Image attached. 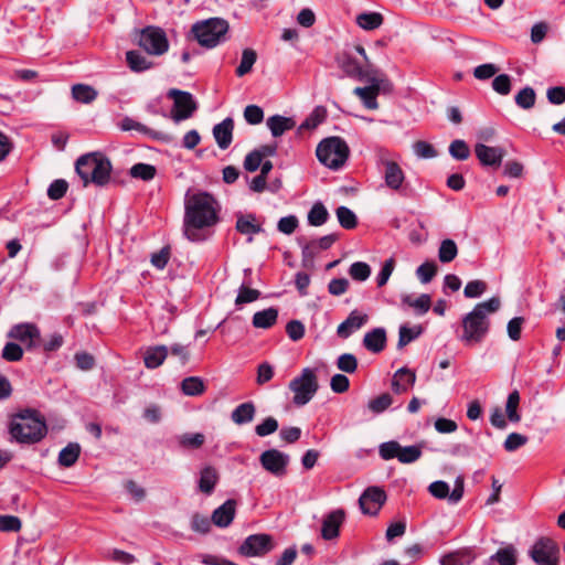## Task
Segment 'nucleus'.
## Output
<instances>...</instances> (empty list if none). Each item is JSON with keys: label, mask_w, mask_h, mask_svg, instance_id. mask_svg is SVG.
Segmentation results:
<instances>
[{"label": "nucleus", "mask_w": 565, "mask_h": 565, "mask_svg": "<svg viewBox=\"0 0 565 565\" xmlns=\"http://www.w3.org/2000/svg\"><path fill=\"white\" fill-rule=\"evenodd\" d=\"M217 201L207 192L186 194L184 202L183 234L191 242L206 238L205 228L218 221Z\"/></svg>", "instance_id": "nucleus-1"}, {"label": "nucleus", "mask_w": 565, "mask_h": 565, "mask_svg": "<svg viewBox=\"0 0 565 565\" xmlns=\"http://www.w3.org/2000/svg\"><path fill=\"white\" fill-rule=\"evenodd\" d=\"M500 306L499 297H492L487 301L477 303L472 311L462 318V333L459 340L466 345L480 343L490 328L489 316L497 312Z\"/></svg>", "instance_id": "nucleus-2"}, {"label": "nucleus", "mask_w": 565, "mask_h": 565, "mask_svg": "<svg viewBox=\"0 0 565 565\" xmlns=\"http://www.w3.org/2000/svg\"><path fill=\"white\" fill-rule=\"evenodd\" d=\"M75 169L84 186L89 183L105 186L110 181L113 166L104 153L96 151L81 156L76 160Z\"/></svg>", "instance_id": "nucleus-3"}, {"label": "nucleus", "mask_w": 565, "mask_h": 565, "mask_svg": "<svg viewBox=\"0 0 565 565\" xmlns=\"http://www.w3.org/2000/svg\"><path fill=\"white\" fill-rule=\"evenodd\" d=\"M47 433L45 420L34 411H24L12 417L10 434L21 444L39 443Z\"/></svg>", "instance_id": "nucleus-4"}, {"label": "nucleus", "mask_w": 565, "mask_h": 565, "mask_svg": "<svg viewBox=\"0 0 565 565\" xmlns=\"http://www.w3.org/2000/svg\"><path fill=\"white\" fill-rule=\"evenodd\" d=\"M227 31L228 23L221 18H211L196 22L191 29L199 44L206 49L215 47L223 42Z\"/></svg>", "instance_id": "nucleus-5"}, {"label": "nucleus", "mask_w": 565, "mask_h": 565, "mask_svg": "<svg viewBox=\"0 0 565 565\" xmlns=\"http://www.w3.org/2000/svg\"><path fill=\"white\" fill-rule=\"evenodd\" d=\"M316 153L323 166L337 170L345 163L349 147L340 137H329L318 145Z\"/></svg>", "instance_id": "nucleus-6"}, {"label": "nucleus", "mask_w": 565, "mask_h": 565, "mask_svg": "<svg viewBox=\"0 0 565 565\" xmlns=\"http://www.w3.org/2000/svg\"><path fill=\"white\" fill-rule=\"evenodd\" d=\"M319 388L317 375L313 370L306 367L301 374L289 383V390L292 393V403L296 406L308 404Z\"/></svg>", "instance_id": "nucleus-7"}, {"label": "nucleus", "mask_w": 565, "mask_h": 565, "mask_svg": "<svg viewBox=\"0 0 565 565\" xmlns=\"http://www.w3.org/2000/svg\"><path fill=\"white\" fill-rule=\"evenodd\" d=\"M527 553L536 565H559V546L548 536L536 539Z\"/></svg>", "instance_id": "nucleus-8"}, {"label": "nucleus", "mask_w": 565, "mask_h": 565, "mask_svg": "<svg viewBox=\"0 0 565 565\" xmlns=\"http://www.w3.org/2000/svg\"><path fill=\"white\" fill-rule=\"evenodd\" d=\"M422 449V445L403 447L399 443L391 440L380 445L379 454L384 460L396 458L402 463H413L420 458Z\"/></svg>", "instance_id": "nucleus-9"}, {"label": "nucleus", "mask_w": 565, "mask_h": 565, "mask_svg": "<svg viewBox=\"0 0 565 565\" xmlns=\"http://www.w3.org/2000/svg\"><path fill=\"white\" fill-rule=\"evenodd\" d=\"M138 44L151 55H162L169 50L166 32L158 26H147L140 31Z\"/></svg>", "instance_id": "nucleus-10"}, {"label": "nucleus", "mask_w": 565, "mask_h": 565, "mask_svg": "<svg viewBox=\"0 0 565 565\" xmlns=\"http://www.w3.org/2000/svg\"><path fill=\"white\" fill-rule=\"evenodd\" d=\"M168 96L173 99L171 118L175 122L190 118L196 110V103L190 93L179 89H170Z\"/></svg>", "instance_id": "nucleus-11"}, {"label": "nucleus", "mask_w": 565, "mask_h": 565, "mask_svg": "<svg viewBox=\"0 0 565 565\" xmlns=\"http://www.w3.org/2000/svg\"><path fill=\"white\" fill-rule=\"evenodd\" d=\"M274 548L273 539L268 534H253L245 539L238 548L246 557L264 556Z\"/></svg>", "instance_id": "nucleus-12"}, {"label": "nucleus", "mask_w": 565, "mask_h": 565, "mask_svg": "<svg viewBox=\"0 0 565 565\" xmlns=\"http://www.w3.org/2000/svg\"><path fill=\"white\" fill-rule=\"evenodd\" d=\"M380 164L382 167L385 185L395 192H399L403 189L406 177L398 162L386 157H381Z\"/></svg>", "instance_id": "nucleus-13"}, {"label": "nucleus", "mask_w": 565, "mask_h": 565, "mask_svg": "<svg viewBox=\"0 0 565 565\" xmlns=\"http://www.w3.org/2000/svg\"><path fill=\"white\" fill-rule=\"evenodd\" d=\"M259 461L266 471L276 477H282L287 472L289 456L277 449H268L260 455Z\"/></svg>", "instance_id": "nucleus-14"}, {"label": "nucleus", "mask_w": 565, "mask_h": 565, "mask_svg": "<svg viewBox=\"0 0 565 565\" xmlns=\"http://www.w3.org/2000/svg\"><path fill=\"white\" fill-rule=\"evenodd\" d=\"M386 501L385 491L376 486L369 487L360 497L359 504L364 514L376 515Z\"/></svg>", "instance_id": "nucleus-15"}, {"label": "nucleus", "mask_w": 565, "mask_h": 565, "mask_svg": "<svg viewBox=\"0 0 565 565\" xmlns=\"http://www.w3.org/2000/svg\"><path fill=\"white\" fill-rule=\"evenodd\" d=\"M429 493L437 499L448 498L451 503H458L465 491L463 478L458 477L455 482V488L449 492V486L445 481H434L428 487Z\"/></svg>", "instance_id": "nucleus-16"}, {"label": "nucleus", "mask_w": 565, "mask_h": 565, "mask_svg": "<svg viewBox=\"0 0 565 565\" xmlns=\"http://www.w3.org/2000/svg\"><path fill=\"white\" fill-rule=\"evenodd\" d=\"M8 337L24 343L28 348H34L40 342V330L34 323H19L10 329Z\"/></svg>", "instance_id": "nucleus-17"}, {"label": "nucleus", "mask_w": 565, "mask_h": 565, "mask_svg": "<svg viewBox=\"0 0 565 565\" xmlns=\"http://www.w3.org/2000/svg\"><path fill=\"white\" fill-rule=\"evenodd\" d=\"M367 321V313L353 310L350 312L348 318L338 326L337 334L341 339H348L352 333L360 330Z\"/></svg>", "instance_id": "nucleus-18"}, {"label": "nucleus", "mask_w": 565, "mask_h": 565, "mask_svg": "<svg viewBox=\"0 0 565 565\" xmlns=\"http://www.w3.org/2000/svg\"><path fill=\"white\" fill-rule=\"evenodd\" d=\"M119 127L124 131L137 130L138 132H140L145 136H148L149 138H151L153 140L163 141V142H170L172 140L170 135H168L163 131L151 129V128L147 127L146 125H143L139 121H136L129 117L124 118L120 121Z\"/></svg>", "instance_id": "nucleus-19"}, {"label": "nucleus", "mask_w": 565, "mask_h": 565, "mask_svg": "<svg viewBox=\"0 0 565 565\" xmlns=\"http://www.w3.org/2000/svg\"><path fill=\"white\" fill-rule=\"evenodd\" d=\"M475 153L480 163L488 167H499L505 154L502 148L489 147L483 143H477L475 146Z\"/></svg>", "instance_id": "nucleus-20"}, {"label": "nucleus", "mask_w": 565, "mask_h": 565, "mask_svg": "<svg viewBox=\"0 0 565 565\" xmlns=\"http://www.w3.org/2000/svg\"><path fill=\"white\" fill-rule=\"evenodd\" d=\"M235 228L242 235L248 236V242L253 241V235L263 232L262 223L258 222L256 215L252 213L237 214Z\"/></svg>", "instance_id": "nucleus-21"}, {"label": "nucleus", "mask_w": 565, "mask_h": 565, "mask_svg": "<svg viewBox=\"0 0 565 565\" xmlns=\"http://www.w3.org/2000/svg\"><path fill=\"white\" fill-rule=\"evenodd\" d=\"M344 521V512L335 510L326 515L322 521L321 536L324 540H333L339 536V530Z\"/></svg>", "instance_id": "nucleus-22"}, {"label": "nucleus", "mask_w": 565, "mask_h": 565, "mask_svg": "<svg viewBox=\"0 0 565 565\" xmlns=\"http://www.w3.org/2000/svg\"><path fill=\"white\" fill-rule=\"evenodd\" d=\"M236 513V501L228 499L221 507L214 510L211 521L218 527H227L234 520Z\"/></svg>", "instance_id": "nucleus-23"}, {"label": "nucleus", "mask_w": 565, "mask_h": 565, "mask_svg": "<svg viewBox=\"0 0 565 565\" xmlns=\"http://www.w3.org/2000/svg\"><path fill=\"white\" fill-rule=\"evenodd\" d=\"M416 381V374L406 367L398 369L392 379V390L396 394H403L414 385Z\"/></svg>", "instance_id": "nucleus-24"}, {"label": "nucleus", "mask_w": 565, "mask_h": 565, "mask_svg": "<svg viewBox=\"0 0 565 565\" xmlns=\"http://www.w3.org/2000/svg\"><path fill=\"white\" fill-rule=\"evenodd\" d=\"M234 121L227 117L213 128V136L221 149H227L233 139Z\"/></svg>", "instance_id": "nucleus-25"}, {"label": "nucleus", "mask_w": 565, "mask_h": 565, "mask_svg": "<svg viewBox=\"0 0 565 565\" xmlns=\"http://www.w3.org/2000/svg\"><path fill=\"white\" fill-rule=\"evenodd\" d=\"M363 345L366 350L379 353L384 350L386 345V332L383 328H375L366 332L363 338Z\"/></svg>", "instance_id": "nucleus-26"}, {"label": "nucleus", "mask_w": 565, "mask_h": 565, "mask_svg": "<svg viewBox=\"0 0 565 565\" xmlns=\"http://www.w3.org/2000/svg\"><path fill=\"white\" fill-rule=\"evenodd\" d=\"M256 407L253 402H245L236 406L232 414L231 419L236 425H245L254 420Z\"/></svg>", "instance_id": "nucleus-27"}, {"label": "nucleus", "mask_w": 565, "mask_h": 565, "mask_svg": "<svg viewBox=\"0 0 565 565\" xmlns=\"http://www.w3.org/2000/svg\"><path fill=\"white\" fill-rule=\"evenodd\" d=\"M295 125L296 122L292 118L280 115H275L267 119V126L274 137H279L286 131L291 130Z\"/></svg>", "instance_id": "nucleus-28"}, {"label": "nucleus", "mask_w": 565, "mask_h": 565, "mask_svg": "<svg viewBox=\"0 0 565 565\" xmlns=\"http://www.w3.org/2000/svg\"><path fill=\"white\" fill-rule=\"evenodd\" d=\"M218 481V473L215 468L207 466L200 472L199 489L205 494H211Z\"/></svg>", "instance_id": "nucleus-29"}, {"label": "nucleus", "mask_w": 565, "mask_h": 565, "mask_svg": "<svg viewBox=\"0 0 565 565\" xmlns=\"http://www.w3.org/2000/svg\"><path fill=\"white\" fill-rule=\"evenodd\" d=\"M380 93V86L377 84H373L367 87H356L354 89V94L360 97L363 102L364 106L369 109H377L379 104L376 97Z\"/></svg>", "instance_id": "nucleus-30"}, {"label": "nucleus", "mask_w": 565, "mask_h": 565, "mask_svg": "<svg viewBox=\"0 0 565 565\" xmlns=\"http://www.w3.org/2000/svg\"><path fill=\"white\" fill-rule=\"evenodd\" d=\"M402 302L413 308L418 316L425 315L431 307V298L427 294H423L417 298H413L409 295L403 296Z\"/></svg>", "instance_id": "nucleus-31"}, {"label": "nucleus", "mask_w": 565, "mask_h": 565, "mask_svg": "<svg viewBox=\"0 0 565 565\" xmlns=\"http://www.w3.org/2000/svg\"><path fill=\"white\" fill-rule=\"evenodd\" d=\"M168 355V348L166 345H158L149 348L145 352L143 361L148 369H156L160 366Z\"/></svg>", "instance_id": "nucleus-32"}, {"label": "nucleus", "mask_w": 565, "mask_h": 565, "mask_svg": "<svg viewBox=\"0 0 565 565\" xmlns=\"http://www.w3.org/2000/svg\"><path fill=\"white\" fill-rule=\"evenodd\" d=\"M277 318L278 311L275 308L257 311L253 316V326L258 329H268L276 323Z\"/></svg>", "instance_id": "nucleus-33"}, {"label": "nucleus", "mask_w": 565, "mask_h": 565, "mask_svg": "<svg viewBox=\"0 0 565 565\" xmlns=\"http://www.w3.org/2000/svg\"><path fill=\"white\" fill-rule=\"evenodd\" d=\"M383 15L379 12H364L356 17V24L363 30L371 31L383 24Z\"/></svg>", "instance_id": "nucleus-34"}, {"label": "nucleus", "mask_w": 565, "mask_h": 565, "mask_svg": "<svg viewBox=\"0 0 565 565\" xmlns=\"http://www.w3.org/2000/svg\"><path fill=\"white\" fill-rule=\"evenodd\" d=\"M81 447L78 444L71 443L64 447L58 454V463L62 467H72L78 459Z\"/></svg>", "instance_id": "nucleus-35"}, {"label": "nucleus", "mask_w": 565, "mask_h": 565, "mask_svg": "<svg viewBox=\"0 0 565 565\" xmlns=\"http://www.w3.org/2000/svg\"><path fill=\"white\" fill-rule=\"evenodd\" d=\"M126 61L134 72H143L152 67V63L138 51H128L126 53Z\"/></svg>", "instance_id": "nucleus-36"}, {"label": "nucleus", "mask_w": 565, "mask_h": 565, "mask_svg": "<svg viewBox=\"0 0 565 565\" xmlns=\"http://www.w3.org/2000/svg\"><path fill=\"white\" fill-rule=\"evenodd\" d=\"M72 96L79 103L89 104L96 99L97 90L89 85L76 84L72 87Z\"/></svg>", "instance_id": "nucleus-37"}, {"label": "nucleus", "mask_w": 565, "mask_h": 565, "mask_svg": "<svg viewBox=\"0 0 565 565\" xmlns=\"http://www.w3.org/2000/svg\"><path fill=\"white\" fill-rule=\"evenodd\" d=\"M256 60L257 54L253 49L243 50L241 63L236 68V75L238 77H243L244 75L248 74L252 71Z\"/></svg>", "instance_id": "nucleus-38"}, {"label": "nucleus", "mask_w": 565, "mask_h": 565, "mask_svg": "<svg viewBox=\"0 0 565 565\" xmlns=\"http://www.w3.org/2000/svg\"><path fill=\"white\" fill-rule=\"evenodd\" d=\"M494 561L498 562L500 565H515L516 550L512 545L500 548L494 555H492L489 558V563Z\"/></svg>", "instance_id": "nucleus-39"}, {"label": "nucleus", "mask_w": 565, "mask_h": 565, "mask_svg": "<svg viewBox=\"0 0 565 565\" xmlns=\"http://www.w3.org/2000/svg\"><path fill=\"white\" fill-rule=\"evenodd\" d=\"M328 217L329 213L326 206L320 202L315 203L308 213V222L312 226L323 225Z\"/></svg>", "instance_id": "nucleus-40"}, {"label": "nucleus", "mask_w": 565, "mask_h": 565, "mask_svg": "<svg viewBox=\"0 0 565 565\" xmlns=\"http://www.w3.org/2000/svg\"><path fill=\"white\" fill-rule=\"evenodd\" d=\"M181 390L188 396H196L204 392L205 386L200 377L190 376L182 381Z\"/></svg>", "instance_id": "nucleus-41"}, {"label": "nucleus", "mask_w": 565, "mask_h": 565, "mask_svg": "<svg viewBox=\"0 0 565 565\" xmlns=\"http://www.w3.org/2000/svg\"><path fill=\"white\" fill-rule=\"evenodd\" d=\"M458 254V247L455 241L447 238L440 243L438 258L441 263L452 262Z\"/></svg>", "instance_id": "nucleus-42"}, {"label": "nucleus", "mask_w": 565, "mask_h": 565, "mask_svg": "<svg viewBox=\"0 0 565 565\" xmlns=\"http://www.w3.org/2000/svg\"><path fill=\"white\" fill-rule=\"evenodd\" d=\"M536 100L535 90L532 87H524L515 95V104L522 109H531Z\"/></svg>", "instance_id": "nucleus-43"}, {"label": "nucleus", "mask_w": 565, "mask_h": 565, "mask_svg": "<svg viewBox=\"0 0 565 565\" xmlns=\"http://www.w3.org/2000/svg\"><path fill=\"white\" fill-rule=\"evenodd\" d=\"M520 404V394L518 391H513L509 394L507 405H505V413L507 417L512 423H519L521 420V416L518 412Z\"/></svg>", "instance_id": "nucleus-44"}, {"label": "nucleus", "mask_w": 565, "mask_h": 565, "mask_svg": "<svg viewBox=\"0 0 565 565\" xmlns=\"http://www.w3.org/2000/svg\"><path fill=\"white\" fill-rule=\"evenodd\" d=\"M340 225L345 230H352L356 226V215L347 206H339L335 211Z\"/></svg>", "instance_id": "nucleus-45"}, {"label": "nucleus", "mask_w": 565, "mask_h": 565, "mask_svg": "<svg viewBox=\"0 0 565 565\" xmlns=\"http://www.w3.org/2000/svg\"><path fill=\"white\" fill-rule=\"evenodd\" d=\"M178 440L179 445L185 449H198L204 444L205 436L201 433H188L179 436Z\"/></svg>", "instance_id": "nucleus-46"}, {"label": "nucleus", "mask_w": 565, "mask_h": 565, "mask_svg": "<svg viewBox=\"0 0 565 565\" xmlns=\"http://www.w3.org/2000/svg\"><path fill=\"white\" fill-rule=\"evenodd\" d=\"M130 175L136 179L149 181L154 178L156 168L154 166L148 163H137L131 167Z\"/></svg>", "instance_id": "nucleus-47"}, {"label": "nucleus", "mask_w": 565, "mask_h": 565, "mask_svg": "<svg viewBox=\"0 0 565 565\" xmlns=\"http://www.w3.org/2000/svg\"><path fill=\"white\" fill-rule=\"evenodd\" d=\"M471 562L469 552L450 553L440 558V565H469Z\"/></svg>", "instance_id": "nucleus-48"}, {"label": "nucleus", "mask_w": 565, "mask_h": 565, "mask_svg": "<svg viewBox=\"0 0 565 565\" xmlns=\"http://www.w3.org/2000/svg\"><path fill=\"white\" fill-rule=\"evenodd\" d=\"M349 275L353 280L365 281L371 275V267L364 262H355L350 266Z\"/></svg>", "instance_id": "nucleus-49"}, {"label": "nucleus", "mask_w": 565, "mask_h": 565, "mask_svg": "<svg viewBox=\"0 0 565 565\" xmlns=\"http://www.w3.org/2000/svg\"><path fill=\"white\" fill-rule=\"evenodd\" d=\"M393 403L392 396L388 393H383L380 396L371 399L367 404L370 411L373 413H382L387 409Z\"/></svg>", "instance_id": "nucleus-50"}, {"label": "nucleus", "mask_w": 565, "mask_h": 565, "mask_svg": "<svg viewBox=\"0 0 565 565\" xmlns=\"http://www.w3.org/2000/svg\"><path fill=\"white\" fill-rule=\"evenodd\" d=\"M449 153L457 160H466L470 156V150L463 140H454L449 146Z\"/></svg>", "instance_id": "nucleus-51"}, {"label": "nucleus", "mask_w": 565, "mask_h": 565, "mask_svg": "<svg viewBox=\"0 0 565 565\" xmlns=\"http://www.w3.org/2000/svg\"><path fill=\"white\" fill-rule=\"evenodd\" d=\"M279 425L276 418L269 416L265 418L260 424L255 426V433L259 437H266L274 434L278 429Z\"/></svg>", "instance_id": "nucleus-52"}, {"label": "nucleus", "mask_w": 565, "mask_h": 565, "mask_svg": "<svg viewBox=\"0 0 565 565\" xmlns=\"http://www.w3.org/2000/svg\"><path fill=\"white\" fill-rule=\"evenodd\" d=\"M420 332L422 329L419 327L408 328L406 326H402L398 334V347L403 348L407 345L411 341L415 340Z\"/></svg>", "instance_id": "nucleus-53"}, {"label": "nucleus", "mask_w": 565, "mask_h": 565, "mask_svg": "<svg viewBox=\"0 0 565 565\" xmlns=\"http://www.w3.org/2000/svg\"><path fill=\"white\" fill-rule=\"evenodd\" d=\"M337 366L343 372L354 373L358 369V360L353 354L344 353L338 358Z\"/></svg>", "instance_id": "nucleus-54"}, {"label": "nucleus", "mask_w": 565, "mask_h": 565, "mask_svg": "<svg viewBox=\"0 0 565 565\" xmlns=\"http://www.w3.org/2000/svg\"><path fill=\"white\" fill-rule=\"evenodd\" d=\"M1 355L6 361L17 362L22 359L23 350L19 344H17L14 342H8L4 345Z\"/></svg>", "instance_id": "nucleus-55"}, {"label": "nucleus", "mask_w": 565, "mask_h": 565, "mask_svg": "<svg viewBox=\"0 0 565 565\" xmlns=\"http://www.w3.org/2000/svg\"><path fill=\"white\" fill-rule=\"evenodd\" d=\"M414 153L420 159H431L437 156L435 148L426 141H416L413 145Z\"/></svg>", "instance_id": "nucleus-56"}, {"label": "nucleus", "mask_w": 565, "mask_h": 565, "mask_svg": "<svg viewBox=\"0 0 565 565\" xmlns=\"http://www.w3.org/2000/svg\"><path fill=\"white\" fill-rule=\"evenodd\" d=\"M437 273V266L435 263L426 262L422 264L417 270V277L423 284H428Z\"/></svg>", "instance_id": "nucleus-57"}, {"label": "nucleus", "mask_w": 565, "mask_h": 565, "mask_svg": "<svg viewBox=\"0 0 565 565\" xmlns=\"http://www.w3.org/2000/svg\"><path fill=\"white\" fill-rule=\"evenodd\" d=\"M22 527V522L14 515H0V531L1 532H19Z\"/></svg>", "instance_id": "nucleus-58"}, {"label": "nucleus", "mask_w": 565, "mask_h": 565, "mask_svg": "<svg viewBox=\"0 0 565 565\" xmlns=\"http://www.w3.org/2000/svg\"><path fill=\"white\" fill-rule=\"evenodd\" d=\"M260 296V292L257 289H252L245 286H242L238 290V295L235 299V303L237 306L249 303L257 300Z\"/></svg>", "instance_id": "nucleus-59"}, {"label": "nucleus", "mask_w": 565, "mask_h": 565, "mask_svg": "<svg viewBox=\"0 0 565 565\" xmlns=\"http://www.w3.org/2000/svg\"><path fill=\"white\" fill-rule=\"evenodd\" d=\"M499 71V67L492 63H486L477 66L473 70V76L479 81H486L493 77Z\"/></svg>", "instance_id": "nucleus-60"}, {"label": "nucleus", "mask_w": 565, "mask_h": 565, "mask_svg": "<svg viewBox=\"0 0 565 565\" xmlns=\"http://www.w3.org/2000/svg\"><path fill=\"white\" fill-rule=\"evenodd\" d=\"M527 443V437L519 433H511L504 440V449L512 452Z\"/></svg>", "instance_id": "nucleus-61"}, {"label": "nucleus", "mask_w": 565, "mask_h": 565, "mask_svg": "<svg viewBox=\"0 0 565 565\" xmlns=\"http://www.w3.org/2000/svg\"><path fill=\"white\" fill-rule=\"evenodd\" d=\"M244 118L249 125H258L264 119V111L259 106L248 105L244 109Z\"/></svg>", "instance_id": "nucleus-62"}, {"label": "nucleus", "mask_w": 565, "mask_h": 565, "mask_svg": "<svg viewBox=\"0 0 565 565\" xmlns=\"http://www.w3.org/2000/svg\"><path fill=\"white\" fill-rule=\"evenodd\" d=\"M492 88L500 95H508L511 92V77L507 74H500L492 81Z\"/></svg>", "instance_id": "nucleus-63"}, {"label": "nucleus", "mask_w": 565, "mask_h": 565, "mask_svg": "<svg viewBox=\"0 0 565 565\" xmlns=\"http://www.w3.org/2000/svg\"><path fill=\"white\" fill-rule=\"evenodd\" d=\"M68 184L65 180L58 179L51 183L47 189V195L52 200H58L63 198L67 191Z\"/></svg>", "instance_id": "nucleus-64"}]
</instances>
